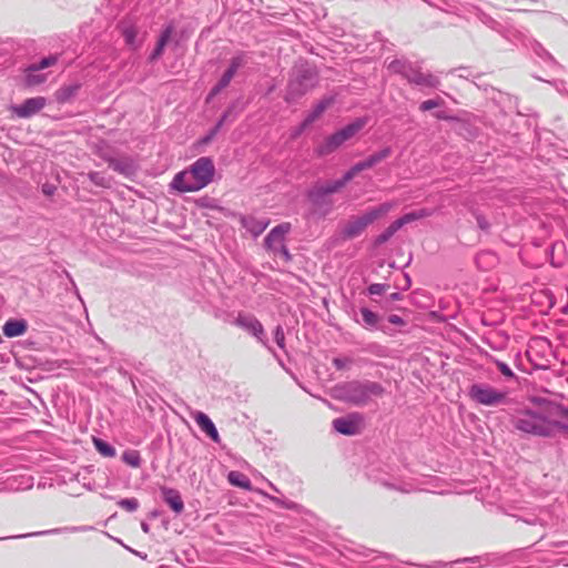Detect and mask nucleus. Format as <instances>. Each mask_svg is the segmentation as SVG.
Segmentation results:
<instances>
[{
  "instance_id": "nucleus-1",
  "label": "nucleus",
  "mask_w": 568,
  "mask_h": 568,
  "mask_svg": "<svg viewBox=\"0 0 568 568\" xmlns=\"http://www.w3.org/2000/svg\"><path fill=\"white\" fill-rule=\"evenodd\" d=\"M214 174L213 160L209 156H201L189 170L175 174L171 186L182 193L196 192L207 186L213 181Z\"/></svg>"
},
{
  "instance_id": "nucleus-2",
  "label": "nucleus",
  "mask_w": 568,
  "mask_h": 568,
  "mask_svg": "<svg viewBox=\"0 0 568 568\" xmlns=\"http://www.w3.org/2000/svg\"><path fill=\"white\" fill-rule=\"evenodd\" d=\"M385 389L382 384L373 381H349L334 387L335 397L354 406H365L372 398L383 396Z\"/></svg>"
},
{
  "instance_id": "nucleus-3",
  "label": "nucleus",
  "mask_w": 568,
  "mask_h": 568,
  "mask_svg": "<svg viewBox=\"0 0 568 568\" xmlns=\"http://www.w3.org/2000/svg\"><path fill=\"white\" fill-rule=\"evenodd\" d=\"M318 83V72L306 61L294 65L285 93V101L295 102L314 89Z\"/></svg>"
},
{
  "instance_id": "nucleus-4",
  "label": "nucleus",
  "mask_w": 568,
  "mask_h": 568,
  "mask_svg": "<svg viewBox=\"0 0 568 568\" xmlns=\"http://www.w3.org/2000/svg\"><path fill=\"white\" fill-rule=\"evenodd\" d=\"M366 124V119L357 118L353 122L326 136L314 148L317 158L327 156L337 151L346 141L355 136Z\"/></svg>"
},
{
  "instance_id": "nucleus-5",
  "label": "nucleus",
  "mask_w": 568,
  "mask_h": 568,
  "mask_svg": "<svg viewBox=\"0 0 568 568\" xmlns=\"http://www.w3.org/2000/svg\"><path fill=\"white\" fill-rule=\"evenodd\" d=\"M393 207V202H384L368 209L362 215L352 216L341 231L342 237L344 240H352L359 236L368 225L385 216Z\"/></svg>"
},
{
  "instance_id": "nucleus-6",
  "label": "nucleus",
  "mask_w": 568,
  "mask_h": 568,
  "mask_svg": "<svg viewBox=\"0 0 568 568\" xmlns=\"http://www.w3.org/2000/svg\"><path fill=\"white\" fill-rule=\"evenodd\" d=\"M554 420L555 419L542 418V416L526 412L516 419L515 426L525 433L554 437Z\"/></svg>"
},
{
  "instance_id": "nucleus-7",
  "label": "nucleus",
  "mask_w": 568,
  "mask_h": 568,
  "mask_svg": "<svg viewBox=\"0 0 568 568\" xmlns=\"http://www.w3.org/2000/svg\"><path fill=\"white\" fill-rule=\"evenodd\" d=\"M233 324L254 336L263 346L276 356L274 349L268 344L262 323L253 314L240 312L233 321Z\"/></svg>"
},
{
  "instance_id": "nucleus-8",
  "label": "nucleus",
  "mask_w": 568,
  "mask_h": 568,
  "mask_svg": "<svg viewBox=\"0 0 568 568\" xmlns=\"http://www.w3.org/2000/svg\"><path fill=\"white\" fill-rule=\"evenodd\" d=\"M369 478L376 483H379L384 487L393 490H397L400 493H412L415 489V485L413 481H406L402 479L399 476L393 475L383 469H372L368 474Z\"/></svg>"
},
{
  "instance_id": "nucleus-9",
  "label": "nucleus",
  "mask_w": 568,
  "mask_h": 568,
  "mask_svg": "<svg viewBox=\"0 0 568 568\" xmlns=\"http://www.w3.org/2000/svg\"><path fill=\"white\" fill-rule=\"evenodd\" d=\"M246 63V57L244 53H239L230 60L227 69L223 72L219 81L210 90L206 102L220 94L225 88L229 87L230 82L236 74L237 70Z\"/></svg>"
},
{
  "instance_id": "nucleus-10",
  "label": "nucleus",
  "mask_w": 568,
  "mask_h": 568,
  "mask_svg": "<svg viewBox=\"0 0 568 568\" xmlns=\"http://www.w3.org/2000/svg\"><path fill=\"white\" fill-rule=\"evenodd\" d=\"M99 156L108 163L111 170L125 178L133 176L138 171L135 161L129 155L118 158L113 156L109 151H100Z\"/></svg>"
},
{
  "instance_id": "nucleus-11",
  "label": "nucleus",
  "mask_w": 568,
  "mask_h": 568,
  "mask_svg": "<svg viewBox=\"0 0 568 568\" xmlns=\"http://www.w3.org/2000/svg\"><path fill=\"white\" fill-rule=\"evenodd\" d=\"M47 105L44 97H34L26 99L21 104L11 106V111L20 119H29L38 114Z\"/></svg>"
},
{
  "instance_id": "nucleus-12",
  "label": "nucleus",
  "mask_w": 568,
  "mask_h": 568,
  "mask_svg": "<svg viewBox=\"0 0 568 568\" xmlns=\"http://www.w3.org/2000/svg\"><path fill=\"white\" fill-rule=\"evenodd\" d=\"M493 555H485V556H474V557H465L460 559H456L453 561H432L429 564H413L407 562L408 565H415L417 567L422 568H447L448 566H455L459 564H473L478 565L479 567L486 566L488 562L491 561Z\"/></svg>"
},
{
  "instance_id": "nucleus-13",
  "label": "nucleus",
  "mask_w": 568,
  "mask_h": 568,
  "mask_svg": "<svg viewBox=\"0 0 568 568\" xmlns=\"http://www.w3.org/2000/svg\"><path fill=\"white\" fill-rule=\"evenodd\" d=\"M387 69L395 73L402 75L409 83L414 84L415 79L418 77L420 72V68L409 62L407 59H395L390 61L387 65Z\"/></svg>"
},
{
  "instance_id": "nucleus-14",
  "label": "nucleus",
  "mask_w": 568,
  "mask_h": 568,
  "mask_svg": "<svg viewBox=\"0 0 568 568\" xmlns=\"http://www.w3.org/2000/svg\"><path fill=\"white\" fill-rule=\"evenodd\" d=\"M291 231V224L285 222L273 227L264 239L266 250L277 253L278 246L285 242V235Z\"/></svg>"
},
{
  "instance_id": "nucleus-15",
  "label": "nucleus",
  "mask_w": 568,
  "mask_h": 568,
  "mask_svg": "<svg viewBox=\"0 0 568 568\" xmlns=\"http://www.w3.org/2000/svg\"><path fill=\"white\" fill-rule=\"evenodd\" d=\"M469 396L473 400L483 405H494L497 403V390L481 383L470 386Z\"/></svg>"
},
{
  "instance_id": "nucleus-16",
  "label": "nucleus",
  "mask_w": 568,
  "mask_h": 568,
  "mask_svg": "<svg viewBox=\"0 0 568 568\" xmlns=\"http://www.w3.org/2000/svg\"><path fill=\"white\" fill-rule=\"evenodd\" d=\"M531 402L546 415L544 418L562 417L564 405L547 396H534Z\"/></svg>"
},
{
  "instance_id": "nucleus-17",
  "label": "nucleus",
  "mask_w": 568,
  "mask_h": 568,
  "mask_svg": "<svg viewBox=\"0 0 568 568\" xmlns=\"http://www.w3.org/2000/svg\"><path fill=\"white\" fill-rule=\"evenodd\" d=\"M361 417L357 414H352L346 417H338L333 420V428L346 436L356 435L359 432Z\"/></svg>"
},
{
  "instance_id": "nucleus-18",
  "label": "nucleus",
  "mask_w": 568,
  "mask_h": 568,
  "mask_svg": "<svg viewBox=\"0 0 568 568\" xmlns=\"http://www.w3.org/2000/svg\"><path fill=\"white\" fill-rule=\"evenodd\" d=\"M327 193L318 184L312 186L306 193V197L312 205L318 210L324 209V214H327L333 205L332 201L327 200Z\"/></svg>"
},
{
  "instance_id": "nucleus-19",
  "label": "nucleus",
  "mask_w": 568,
  "mask_h": 568,
  "mask_svg": "<svg viewBox=\"0 0 568 568\" xmlns=\"http://www.w3.org/2000/svg\"><path fill=\"white\" fill-rule=\"evenodd\" d=\"M161 494L164 503L176 514L184 510V503L179 490L170 487H162Z\"/></svg>"
},
{
  "instance_id": "nucleus-20",
  "label": "nucleus",
  "mask_w": 568,
  "mask_h": 568,
  "mask_svg": "<svg viewBox=\"0 0 568 568\" xmlns=\"http://www.w3.org/2000/svg\"><path fill=\"white\" fill-rule=\"evenodd\" d=\"M474 10V14L484 24L488 26L490 29H495L496 21L491 16V11H494V6L479 0L477 3L471 4Z\"/></svg>"
},
{
  "instance_id": "nucleus-21",
  "label": "nucleus",
  "mask_w": 568,
  "mask_h": 568,
  "mask_svg": "<svg viewBox=\"0 0 568 568\" xmlns=\"http://www.w3.org/2000/svg\"><path fill=\"white\" fill-rule=\"evenodd\" d=\"M240 223L253 236L261 235L268 225L267 220H261L253 215H241Z\"/></svg>"
},
{
  "instance_id": "nucleus-22",
  "label": "nucleus",
  "mask_w": 568,
  "mask_h": 568,
  "mask_svg": "<svg viewBox=\"0 0 568 568\" xmlns=\"http://www.w3.org/2000/svg\"><path fill=\"white\" fill-rule=\"evenodd\" d=\"M121 36L128 47L136 49L140 44L138 42V27L128 20H123L118 24Z\"/></svg>"
},
{
  "instance_id": "nucleus-23",
  "label": "nucleus",
  "mask_w": 568,
  "mask_h": 568,
  "mask_svg": "<svg viewBox=\"0 0 568 568\" xmlns=\"http://www.w3.org/2000/svg\"><path fill=\"white\" fill-rule=\"evenodd\" d=\"M194 420L200 429L205 433L214 443H220V435L211 418L203 412L194 415Z\"/></svg>"
},
{
  "instance_id": "nucleus-24",
  "label": "nucleus",
  "mask_w": 568,
  "mask_h": 568,
  "mask_svg": "<svg viewBox=\"0 0 568 568\" xmlns=\"http://www.w3.org/2000/svg\"><path fill=\"white\" fill-rule=\"evenodd\" d=\"M92 527H89V526H72V527L54 528V529L44 530V531H36V532H29V534H21V535H17V536L3 537V538H0V540L12 539V538H28V537L42 536V535H54V534L67 532V531L68 532H80V531H88Z\"/></svg>"
},
{
  "instance_id": "nucleus-25",
  "label": "nucleus",
  "mask_w": 568,
  "mask_h": 568,
  "mask_svg": "<svg viewBox=\"0 0 568 568\" xmlns=\"http://www.w3.org/2000/svg\"><path fill=\"white\" fill-rule=\"evenodd\" d=\"M28 329V323L23 318H10L8 320L3 326L2 332L7 337H18L23 335Z\"/></svg>"
},
{
  "instance_id": "nucleus-26",
  "label": "nucleus",
  "mask_w": 568,
  "mask_h": 568,
  "mask_svg": "<svg viewBox=\"0 0 568 568\" xmlns=\"http://www.w3.org/2000/svg\"><path fill=\"white\" fill-rule=\"evenodd\" d=\"M359 312L362 315V321L361 322L357 321V323H359L364 328H366L368 331H373V329L384 331V328L378 325V323L381 321V316L377 313L371 311L367 307H362L359 310Z\"/></svg>"
},
{
  "instance_id": "nucleus-27",
  "label": "nucleus",
  "mask_w": 568,
  "mask_h": 568,
  "mask_svg": "<svg viewBox=\"0 0 568 568\" xmlns=\"http://www.w3.org/2000/svg\"><path fill=\"white\" fill-rule=\"evenodd\" d=\"M390 154H392V148L385 146V148L381 149L379 151L368 155L365 160L359 161L358 164H359L362 171L368 170V169L375 166L376 164H378L379 162H382L383 160L387 159Z\"/></svg>"
},
{
  "instance_id": "nucleus-28",
  "label": "nucleus",
  "mask_w": 568,
  "mask_h": 568,
  "mask_svg": "<svg viewBox=\"0 0 568 568\" xmlns=\"http://www.w3.org/2000/svg\"><path fill=\"white\" fill-rule=\"evenodd\" d=\"M476 265L481 271H490L497 264V255L493 251H481L475 257Z\"/></svg>"
},
{
  "instance_id": "nucleus-29",
  "label": "nucleus",
  "mask_w": 568,
  "mask_h": 568,
  "mask_svg": "<svg viewBox=\"0 0 568 568\" xmlns=\"http://www.w3.org/2000/svg\"><path fill=\"white\" fill-rule=\"evenodd\" d=\"M430 215H432L430 210L419 209V210H415V211L405 213L399 219L395 220V223L398 225L399 229H402L403 226H405L409 223H413V222L424 219V217H428Z\"/></svg>"
},
{
  "instance_id": "nucleus-30",
  "label": "nucleus",
  "mask_w": 568,
  "mask_h": 568,
  "mask_svg": "<svg viewBox=\"0 0 568 568\" xmlns=\"http://www.w3.org/2000/svg\"><path fill=\"white\" fill-rule=\"evenodd\" d=\"M81 88L80 83L65 84L59 88L55 92V100L59 103H67L73 99Z\"/></svg>"
},
{
  "instance_id": "nucleus-31",
  "label": "nucleus",
  "mask_w": 568,
  "mask_h": 568,
  "mask_svg": "<svg viewBox=\"0 0 568 568\" xmlns=\"http://www.w3.org/2000/svg\"><path fill=\"white\" fill-rule=\"evenodd\" d=\"M333 103V98H324L318 103L314 105V108L307 113L304 118L310 124L315 122Z\"/></svg>"
},
{
  "instance_id": "nucleus-32",
  "label": "nucleus",
  "mask_w": 568,
  "mask_h": 568,
  "mask_svg": "<svg viewBox=\"0 0 568 568\" xmlns=\"http://www.w3.org/2000/svg\"><path fill=\"white\" fill-rule=\"evenodd\" d=\"M476 498L483 503V505L489 509H493L496 505V489L487 487L476 493Z\"/></svg>"
},
{
  "instance_id": "nucleus-33",
  "label": "nucleus",
  "mask_w": 568,
  "mask_h": 568,
  "mask_svg": "<svg viewBox=\"0 0 568 568\" xmlns=\"http://www.w3.org/2000/svg\"><path fill=\"white\" fill-rule=\"evenodd\" d=\"M415 85L423 88H438L440 84V80L438 77L432 73H423L419 72L418 77L415 79Z\"/></svg>"
},
{
  "instance_id": "nucleus-34",
  "label": "nucleus",
  "mask_w": 568,
  "mask_h": 568,
  "mask_svg": "<svg viewBox=\"0 0 568 568\" xmlns=\"http://www.w3.org/2000/svg\"><path fill=\"white\" fill-rule=\"evenodd\" d=\"M399 230L398 225L394 222H392L381 234H378L374 241V246L378 247L386 242H388L393 235Z\"/></svg>"
},
{
  "instance_id": "nucleus-35",
  "label": "nucleus",
  "mask_w": 568,
  "mask_h": 568,
  "mask_svg": "<svg viewBox=\"0 0 568 568\" xmlns=\"http://www.w3.org/2000/svg\"><path fill=\"white\" fill-rule=\"evenodd\" d=\"M59 57H60L59 54H50L48 57H44V58L40 59L39 61L29 64L28 70L41 71L43 69L53 67L58 63Z\"/></svg>"
},
{
  "instance_id": "nucleus-36",
  "label": "nucleus",
  "mask_w": 568,
  "mask_h": 568,
  "mask_svg": "<svg viewBox=\"0 0 568 568\" xmlns=\"http://www.w3.org/2000/svg\"><path fill=\"white\" fill-rule=\"evenodd\" d=\"M227 479H229L230 484H232L233 486L244 488V489L251 488L250 479L240 471H235V470L230 471L227 475Z\"/></svg>"
},
{
  "instance_id": "nucleus-37",
  "label": "nucleus",
  "mask_w": 568,
  "mask_h": 568,
  "mask_svg": "<svg viewBox=\"0 0 568 568\" xmlns=\"http://www.w3.org/2000/svg\"><path fill=\"white\" fill-rule=\"evenodd\" d=\"M26 84L29 87H36L47 81L48 77L45 73H39V71H31L26 68Z\"/></svg>"
},
{
  "instance_id": "nucleus-38",
  "label": "nucleus",
  "mask_w": 568,
  "mask_h": 568,
  "mask_svg": "<svg viewBox=\"0 0 568 568\" xmlns=\"http://www.w3.org/2000/svg\"><path fill=\"white\" fill-rule=\"evenodd\" d=\"M95 449L104 457H114L115 448L101 438H93Z\"/></svg>"
},
{
  "instance_id": "nucleus-39",
  "label": "nucleus",
  "mask_w": 568,
  "mask_h": 568,
  "mask_svg": "<svg viewBox=\"0 0 568 568\" xmlns=\"http://www.w3.org/2000/svg\"><path fill=\"white\" fill-rule=\"evenodd\" d=\"M122 460L126 465L138 468L141 466V456L138 450H126L122 455Z\"/></svg>"
},
{
  "instance_id": "nucleus-40",
  "label": "nucleus",
  "mask_w": 568,
  "mask_h": 568,
  "mask_svg": "<svg viewBox=\"0 0 568 568\" xmlns=\"http://www.w3.org/2000/svg\"><path fill=\"white\" fill-rule=\"evenodd\" d=\"M173 32H174V24L172 22L165 24L163 27V29L161 30L156 42L166 47L172 38Z\"/></svg>"
},
{
  "instance_id": "nucleus-41",
  "label": "nucleus",
  "mask_w": 568,
  "mask_h": 568,
  "mask_svg": "<svg viewBox=\"0 0 568 568\" xmlns=\"http://www.w3.org/2000/svg\"><path fill=\"white\" fill-rule=\"evenodd\" d=\"M118 506L128 513H134L138 510L140 503L136 498H122L118 501Z\"/></svg>"
},
{
  "instance_id": "nucleus-42",
  "label": "nucleus",
  "mask_w": 568,
  "mask_h": 568,
  "mask_svg": "<svg viewBox=\"0 0 568 568\" xmlns=\"http://www.w3.org/2000/svg\"><path fill=\"white\" fill-rule=\"evenodd\" d=\"M444 104V100L440 99V98H437V99H429V100H426V101H423L420 104H419V110L422 112H426V111H430L435 108H439Z\"/></svg>"
},
{
  "instance_id": "nucleus-43",
  "label": "nucleus",
  "mask_w": 568,
  "mask_h": 568,
  "mask_svg": "<svg viewBox=\"0 0 568 568\" xmlns=\"http://www.w3.org/2000/svg\"><path fill=\"white\" fill-rule=\"evenodd\" d=\"M271 500L276 504L277 506L290 509V510H296L298 511L301 509V506L292 500L287 499H281L278 497H271Z\"/></svg>"
},
{
  "instance_id": "nucleus-44",
  "label": "nucleus",
  "mask_w": 568,
  "mask_h": 568,
  "mask_svg": "<svg viewBox=\"0 0 568 568\" xmlns=\"http://www.w3.org/2000/svg\"><path fill=\"white\" fill-rule=\"evenodd\" d=\"M239 115V111H236V102L231 103L227 109L221 115L222 121L232 122Z\"/></svg>"
},
{
  "instance_id": "nucleus-45",
  "label": "nucleus",
  "mask_w": 568,
  "mask_h": 568,
  "mask_svg": "<svg viewBox=\"0 0 568 568\" xmlns=\"http://www.w3.org/2000/svg\"><path fill=\"white\" fill-rule=\"evenodd\" d=\"M389 285L383 283H373L367 287V293L371 296L384 294Z\"/></svg>"
},
{
  "instance_id": "nucleus-46",
  "label": "nucleus",
  "mask_w": 568,
  "mask_h": 568,
  "mask_svg": "<svg viewBox=\"0 0 568 568\" xmlns=\"http://www.w3.org/2000/svg\"><path fill=\"white\" fill-rule=\"evenodd\" d=\"M318 185L322 187V190H324L327 193V195L337 193L338 191L342 190V186L337 180L328 181L324 184H318Z\"/></svg>"
},
{
  "instance_id": "nucleus-47",
  "label": "nucleus",
  "mask_w": 568,
  "mask_h": 568,
  "mask_svg": "<svg viewBox=\"0 0 568 568\" xmlns=\"http://www.w3.org/2000/svg\"><path fill=\"white\" fill-rule=\"evenodd\" d=\"M274 334V341L277 344V346L282 349L285 348V334L284 329L281 325H277L273 332Z\"/></svg>"
},
{
  "instance_id": "nucleus-48",
  "label": "nucleus",
  "mask_w": 568,
  "mask_h": 568,
  "mask_svg": "<svg viewBox=\"0 0 568 568\" xmlns=\"http://www.w3.org/2000/svg\"><path fill=\"white\" fill-rule=\"evenodd\" d=\"M554 436L561 434L566 438H568V424L562 423L561 420H554Z\"/></svg>"
},
{
  "instance_id": "nucleus-49",
  "label": "nucleus",
  "mask_w": 568,
  "mask_h": 568,
  "mask_svg": "<svg viewBox=\"0 0 568 568\" xmlns=\"http://www.w3.org/2000/svg\"><path fill=\"white\" fill-rule=\"evenodd\" d=\"M164 49H165V47L163 44H160L159 42H156L154 49L152 50V52L149 55V61L154 62V61L159 60L162 57V54L164 53Z\"/></svg>"
},
{
  "instance_id": "nucleus-50",
  "label": "nucleus",
  "mask_w": 568,
  "mask_h": 568,
  "mask_svg": "<svg viewBox=\"0 0 568 568\" xmlns=\"http://www.w3.org/2000/svg\"><path fill=\"white\" fill-rule=\"evenodd\" d=\"M351 364H352L351 358H341V357L333 358V365L338 371L347 368Z\"/></svg>"
},
{
  "instance_id": "nucleus-51",
  "label": "nucleus",
  "mask_w": 568,
  "mask_h": 568,
  "mask_svg": "<svg viewBox=\"0 0 568 568\" xmlns=\"http://www.w3.org/2000/svg\"><path fill=\"white\" fill-rule=\"evenodd\" d=\"M311 124L304 119L296 128L292 131V138H298Z\"/></svg>"
},
{
  "instance_id": "nucleus-52",
  "label": "nucleus",
  "mask_w": 568,
  "mask_h": 568,
  "mask_svg": "<svg viewBox=\"0 0 568 568\" xmlns=\"http://www.w3.org/2000/svg\"><path fill=\"white\" fill-rule=\"evenodd\" d=\"M276 254L281 255L286 262L292 260V255L285 244L278 246Z\"/></svg>"
},
{
  "instance_id": "nucleus-53",
  "label": "nucleus",
  "mask_w": 568,
  "mask_h": 568,
  "mask_svg": "<svg viewBox=\"0 0 568 568\" xmlns=\"http://www.w3.org/2000/svg\"><path fill=\"white\" fill-rule=\"evenodd\" d=\"M387 321L390 323V324H394V325H404L405 324V321L403 320V317H400L399 315H396V314H392L387 317Z\"/></svg>"
},
{
  "instance_id": "nucleus-54",
  "label": "nucleus",
  "mask_w": 568,
  "mask_h": 568,
  "mask_svg": "<svg viewBox=\"0 0 568 568\" xmlns=\"http://www.w3.org/2000/svg\"><path fill=\"white\" fill-rule=\"evenodd\" d=\"M354 179V176L348 172L346 171L343 176L341 179H338V183L341 184L342 189L349 182Z\"/></svg>"
},
{
  "instance_id": "nucleus-55",
  "label": "nucleus",
  "mask_w": 568,
  "mask_h": 568,
  "mask_svg": "<svg viewBox=\"0 0 568 568\" xmlns=\"http://www.w3.org/2000/svg\"><path fill=\"white\" fill-rule=\"evenodd\" d=\"M354 179V176L348 172L346 171L343 176L341 179H338V183L341 184L342 189L349 182Z\"/></svg>"
},
{
  "instance_id": "nucleus-56",
  "label": "nucleus",
  "mask_w": 568,
  "mask_h": 568,
  "mask_svg": "<svg viewBox=\"0 0 568 568\" xmlns=\"http://www.w3.org/2000/svg\"><path fill=\"white\" fill-rule=\"evenodd\" d=\"M89 179L97 185H102V178L99 172L89 173Z\"/></svg>"
},
{
  "instance_id": "nucleus-57",
  "label": "nucleus",
  "mask_w": 568,
  "mask_h": 568,
  "mask_svg": "<svg viewBox=\"0 0 568 568\" xmlns=\"http://www.w3.org/2000/svg\"><path fill=\"white\" fill-rule=\"evenodd\" d=\"M499 372H501L508 378H513L514 377V374H513L511 369L507 365H505L503 363H499Z\"/></svg>"
},
{
  "instance_id": "nucleus-58",
  "label": "nucleus",
  "mask_w": 568,
  "mask_h": 568,
  "mask_svg": "<svg viewBox=\"0 0 568 568\" xmlns=\"http://www.w3.org/2000/svg\"><path fill=\"white\" fill-rule=\"evenodd\" d=\"M476 220H477L478 226L481 230H488L489 223L487 222V220L483 215H477Z\"/></svg>"
},
{
  "instance_id": "nucleus-59",
  "label": "nucleus",
  "mask_w": 568,
  "mask_h": 568,
  "mask_svg": "<svg viewBox=\"0 0 568 568\" xmlns=\"http://www.w3.org/2000/svg\"><path fill=\"white\" fill-rule=\"evenodd\" d=\"M433 115L437 119V120H452L453 118L449 116L445 111H436L433 113Z\"/></svg>"
},
{
  "instance_id": "nucleus-60",
  "label": "nucleus",
  "mask_w": 568,
  "mask_h": 568,
  "mask_svg": "<svg viewBox=\"0 0 568 568\" xmlns=\"http://www.w3.org/2000/svg\"><path fill=\"white\" fill-rule=\"evenodd\" d=\"M217 133L213 130V128L207 132V134L202 139V143H209L210 141L213 140V138L216 135Z\"/></svg>"
},
{
  "instance_id": "nucleus-61",
  "label": "nucleus",
  "mask_w": 568,
  "mask_h": 568,
  "mask_svg": "<svg viewBox=\"0 0 568 568\" xmlns=\"http://www.w3.org/2000/svg\"><path fill=\"white\" fill-rule=\"evenodd\" d=\"M348 172H349L354 178H355V175H356V174H358L359 172H362V169H361V166H359L358 162H357V163H355V164H354V165L348 170Z\"/></svg>"
},
{
  "instance_id": "nucleus-62",
  "label": "nucleus",
  "mask_w": 568,
  "mask_h": 568,
  "mask_svg": "<svg viewBox=\"0 0 568 568\" xmlns=\"http://www.w3.org/2000/svg\"><path fill=\"white\" fill-rule=\"evenodd\" d=\"M225 123V121H222V119L220 118L219 121L215 123V125L213 126V130L219 133V131L222 129L223 124Z\"/></svg>"
},
{
  "instance_id": "nucleus-63",
  "label": "nucleus",
  "mask_w": 568,
  "mask_h": 568,
  "mask_svg": "<svg viewBox=\"0 0 568 568\" xmlns=\"http://www.w3.org/2000/svg\"><path fill=\"white\" fill-rule=\"evenodd\" d=\"M225 123V121H222V119L220 118L219 121L215 123V125L213 126V130L219 133V131L222 129L223 124Z\"/></svg>"
},
{
  "instance_id": "nucleus-64",
  "label": "nucleus",
  "mask_w": 568,
  "mask_h": 568,
  "mask_svg": "<svg viewBox=\"0 0 568 568\" xmlns=\"http://www.w3.org/2000/svg\"><path fill=\"white\" fill-rule=\"evenodd\" d=\"M400 297H402V295H400V293H398V292L392 293V294L389 295V300H390V301H398V300H400Z\"/></svg>"
}]
</instances>
